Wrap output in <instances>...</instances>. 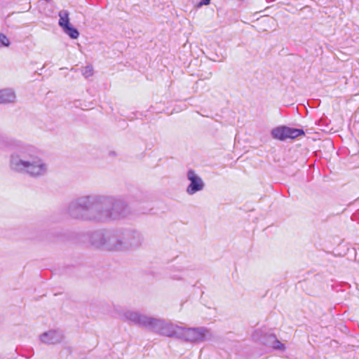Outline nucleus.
<instances>
[{"instance_id": "nucleus-2", "label": "nucleus", "mask_w": 359, "mask_h": 359, "mask_svg": "<svg viewBox=\"0 0 359 359\" xmlns=\"http://www.w3.org/2000/svg\"><path fill=\"white\" fill-rule=\"evenodd\" d=\"M102 196H84L73 200L68 205L69 214L76 218L95 219L101 211Z\"/></svg>"}, {"instance_id": "nucleus-7", "label": "nucleus", "mask_w": 359, "mask_h": 359, "mask_svg": "<svg viewBox=\"0 0 359 359\" xmlns=\"http://www.w3.org/2000/svg\"><path fill=\"white\" fill-rule=\"evenodd\" d=\"M119 316L126 322H129L147 329H149L152 318L151 316L132 310L123 311Z\"/></svg>"}, {"instance_id": "nucleus-13", "label": "nucleus", "mask_w": 359, "mask_h": 359, "mask_svg": "<svg viewBox=\"0 0 359 359\" xmlns=\"http://www.w3.org/2000/svg\"><path fill=\"white\" fill-rule=\"evenodd\" d=\"M59 25L60 27H63V29L69 27V13L65 10H62L59 13Z\"/></svg>"}, {"instance_id": "nucleus-9", "label": "nucleus", "mask_w": 359, "mask_h": 359, "mask_svg": "<svg viewBox=\"0 0 359 359\" xmlns=\"http://www.w3.org/2000/svg\"><path fill=\"white\" fill-rule=\"evenodd\" d=\"M187 178L190 181V184L187 188V192L189 195L201 191L205 187L203 180L195 173L193 170H189L187 172Z\"/></svg>"}, {"instance_id": "nucleus-20", "label": "nucleus", "mask_w": 359, "mask_h": 359, "mask_svg": "<svg viewBox=\"0 0 359 359\" xmlns=\"http://www.w3.org/2000/svg\"><path fill=\"white\" fill-rule=\"evenodd\" d=\"M210 2V0H202L201 1H200V3L198 4V6H206V5H208Z\"/></svg>"}, {"instance_id": "nucleus-16", "label": "nucleus", "mask_w": 359, "mask_h": 359, "mask_svg": "<svg viewBox=\"0 0 359 359\" xmlns=\"http://www.w3.org/2000/svg\"><path fill=\"white\" fill-rule=\"evenodd\" d=\"M270 339L271 341V346L275 349L284 350L285 345L279 341L275 337L270 336Z\"/></svg>"}, {"instance_id": "nucleus-10", "label": "nucleus", "mask_w": 359, "mask_h": 359, "mask_svg": "<svg viewBox=\"0 0 359 359\" xmlns=\"http://www.w3.org/2000/svg\"><path fill=\"white\" fill-rule=\"evenodd\" d=\"M63 339V334L58 330H48L40 335V340L48 344H55L60 343Z\"/></svg>"}, {"instance_id": "nucleus-19", "label": "nucleus", "mask_w": 359, "mask_h": 359, "mask_svg": "<svg viewBox=\"0 0 359 359\" xmlns=\"http://www.w3.org/2000/svg\"><path fill=\"white\" fill-rule=\"evenodd\" d=\"M262 333L259 330H256L253 332L252 338L254 341H261L260 334Z\"/></svg>"}, {"instance_id": "nucleus-3", "label": "nucleus", "mask_w": 359, "mask_h": 359, "mask_svg": "<svg viewBox=\"0 0 359 359\" xmlns=\"http://www.w3.org/2000/svg\"><path fill=\"white\" fill-rule=\"evenodd\" d=\"M90 242L94 246L106 250L125 251L123 229L95 231L91 234Z\"/></svg>"}, {"instance_id": "nucleus-6", "label": "nucleus", "mask_w": 359, "mask_h": 359, "mask_svg": "<svg viewBox=\"0 0 359 359\" xmlns=\"http://www.w3.org/2000/svg\"><path fill=\"white\" fill-rule=\"evenodd\" d=\"M212 338V334L205 327H190L181 329L180 339L191 343H201Z\"/></svg>"}, {"instance_id": "nucleus-21", "label": "nucleus", "mask_w": 359, "mask_h": 359, "mask_svg": "<svg viewBox=\"0 0 359 359\" xmlns=\"http://www.w3.org/2000/svg\"><path fill=\"white\" fill-rule=\"evenodd\" d=\"M4 147V144L1 142H0V147Z\"/></svg>"}, {"instance_id": "nucleus-11", "label": "nucleus", "mask_w": 359, "mask_h": 359, "mask_svg": "<svg viewBox=\"0 0 359 359\" xmlns=\"http://www.w3.org/2000/svg\"><path fill=\"white\" fill-rule=\"evenodd\" d=\"M16 95L12 89H3L0 90V104L14 102Z\"/></svg>"}, {"instance_id": "nucleus-12", "label": "nucleus", "mask_w": 359, "mask_h": 359, "mask_svg": "<svg viewBox=\"0 0 359 359\" xmlns=\"http://www.w3.org/2000/svg\"><path fill=\"white\" fill-rule=\"evenodd\" d=\"M287 133H288V127L286 126H279L273 128L271 130V135L273 138L279 140L281 141L285 140L287 139Z\"/></svg>"}, {"instance_id": "nucleus-8", "label": "nucleus", "mask_w": 359, "mask_h": 359, "mask_svg": "<svg viewBox=\"0 0 359 359\" xmlns=\"http://www.w3.org/2000/svg\"><path fill=\"white\" fill-rule=\"evenodd\" d=\"M143 240L140 232L134 229H123L125 251L139 247Z\"/></svg>"}, {"instance_id": "nucleus-15", "label": "nucleus", "mask_w": 359, "mask_h": 359, "mask_svg": "<svg viewBox=\"0 0 359 359\" xmlns=\"http://www.w3.org/2000/svg\"><path fill=\"white\" fill-rule=\"evenodd\" d=\"M64 30L65 32L67 34H68L72 39H76L79 37V33L78 30L71 27L70 25L69 27H67V28L64 29Z\"/></svg>"}, {"instance_id": "nucleus-4", "label": "nucleus", "mask_w": 359, "mask_h": 359, "mask_svg": "<svg viewBox=\"0 0 359 359\" xmlns=\"http://www.w3.org/2000/svg\"><path fill=\"white\" fill-rule=\"evenodd\" d=\"M101 200V211L95 215L97 220L117 219L128 215V207L122 201L104 196H102Z\"/></svg>"}, {"instance_id": "nucleus-1", "label": "nucleus", "mask_w": 359, "mask_h": 359, "mask_svg": "<svg viewBox=\"0 0 359 359\" xmlns=\"http://www.w3.org/2000/svg\"><path fill=\"white\" fill-rule=\"evenodd\" d=\"M9 166L13 171L26 174L33 178L46 175L49 169L48 163L43 158L29 151L11 154Z\"/></svg>"}, {"instance_id": "nucleus-5", "label": "nucleus", "mask_w": 359, "mask_h": 359, "mask_svg": "<svg viewBox=\"0 0 359 359\" xmlns=\"http://www.w3.org/2000/svg\"><path fill=\"white\" fill-rule=\"evenodd\" d=\"M182 327L172 323H166L163 320L153 318L149 330L156 332L161 335L180 339Z\"/></svg>"}, {"instance_id": "nucleus-17", "label": "nucleus", "mask_w": 359, "mask_h": 359, "mask_svg": "<svg viewBox=\"0 0 359 359\" xmlns=\"http://www.w3.org/2000/svg\"><path fill=\"white\" fill-rule=\"evenodd\" d=\"M93 67L90 65H88L82 69V74L86 78L91 76L93 75Z\"/></svg>"}, {"instance_id": "nucleus-14", "label": "nucleus", "mask_w": 359, "mask_h": 359, "mask_svg": "<svg viewBox=\"0 0 359 359\" xmlns=\"http://www.w3.org/2000/svg\"><path fill=\"white\" fill-rule=\"evenodd\" d=\"M304 134V131L301 129L291 128L288 127L287 139H294Z\"/></svg>"}, {"instance_id": "nucleus-18", "label": "nucleus", "mask_w": 359, "mask_h": 359, "mask_svg": "<svg viewBox=\"0 0 359 359\" xmlns=\"http://www.w3.org/2000/svg\"><path fill=\"white\" fill-rule=\"evenodd\" d=\"M0 43L4 46H8L10 44L8 39L4 34H0Z\"/></svg>"}]
</instances>
